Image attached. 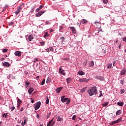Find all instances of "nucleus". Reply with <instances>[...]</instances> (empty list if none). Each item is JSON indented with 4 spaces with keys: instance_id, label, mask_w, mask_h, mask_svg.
Segmentation results:
<instances>
[{
    "instance_id": "27",
    "label": "nucleus",
    "mask_w": 126,
    "mask_h": 126,
    "mask_svg": "<svg viewBox=\"0 0 126 126\" xmlns=\"http://www.w3.org/2000/svg\"><path fill=\"white\" fill-rule=\"evenodd\" d=\"M88 61L87 60H86L85 62H83V67H85L86 65H87Z\"/></svg>"
},
{
    "instance_id": "23",
    "label": "nucleus",
    "mask_w": 126,
    "mask_h": 126,
    "mask_svg": "<svg viewBox=\"0 0 126 126\" xmlns=\"http://www.w3.org/2000/svg\"><path fill=\"white\" fill-rule=\"evenodd\" d=\"M47 52H54V48L53 47H49L47 49Z\"/></svg>"
},
{
    "instance_id": "1",
    "label": "nucleus",
    "mask_w": 126,
    "mask_h": 126,
    "mask_svg": "<svg viewBox=\"0 0 126 126\" xmlns=\"http://www.w3.org/2000/svg\"><path fill=\"white\" fill-rule=\"evenodd\" d=\"M88 92L89 95L91 96H93V95H96L98 92V91H97V87H96V86L92 87L91 89L88 90Z\"/></svg>"
},
{
    "instance_id": "21",
    "label": "nucleus",
    "mask_w": 126,
    "mask_h": 126,
    "mask_svg": "<svg viewBox=\"0 0 126 126\" xmlns=\"http://www.w3.org/2000/svg\"><path fill=\"white\" fill-rule=\"evenodd\" d=\"M34 39V37L33 36V35H30L28 37V40L29 41H32Z\"/></svg>"
},
{
    "instance_id": "4",
    "label": "nucleus",
    "mask_w": 126,
    "mask_h": 126,
    "mask_svg": "<svg viewBox=\"0 0 126 126\" xmlns=\"http://www.w3.org/2000/svg\"><path fill=\"white\" fill-rule=\"evenodd\" d=\"M22 5H23V4H22L17 7V11L15 12L16 15H17L20 12V11H21V10L22 9Z\"/></svg>"
},
{
    "instance_id": "30",
    "label": "nucleus",
    "mask_w": 126,
    "mask_h": 126,
    "mask_svg": "<svg viewBox=\"0 0 126 126\" xmlns=\"http://www.w3.org/2000/svg\"><path fill=\"white\" fill-rule=\"evenodd\" d=\"M86 88H87V87H86L85 88H83L81 90V93H83V92H85V90H86Z\"/></svg>"
},
{
    "instance_id": "57",
    "label": "nucleus",
    "mask_w": 126,
    "mask_h": 126,
    "mask_svg": "<svg viewBox=\"0 0 126 126\" xmlns=\"http://www.w3.org/2000/svg\"><path fill=\"white\" fill-rule=\"evenodd\" d=\"M27 123V120H26V119H25L24 123V125H26Z\"/></svg>"
},
{
    "instance_id": "60",
    "label": "nucleus",
    "mask_w": 126,
    "mask_h": 126,
    "mask_svg": "<svg viewBox=\"0 0 126 126\" xmlns=\"http://www.w3.org/2000/svg\"><path fill=\"white\" fill-rule=\"evenodd\" d=\"M104 7H107V8H109V7L107 4H106L104 6Z\"/></svg>"
},
{
    "instance_id": "58",
    "label": "nucleus",
    "mask_w": 126,
    "mask_h": 126,
    "mask_svg": "<svg viewBox=\"0 0 126 126\" xmlns=\"http://www.w3.org/2000/svg\"><path fill=\"white\" fill-rule=\"evenodd\" d=\"M123 40L124 41V42H126V37H124Z\"/></svg>"
},
{
    "instance_id": "14",
    "label": "nucleus",
    "mask_w": 126,
    "mask_h": 126,
    "mask_svg": "<svg viewBox=\"0 0 126 126\" xmlns=\"http://www.w3.org/2000/svg\"><path fill=\"white\" fill-rule=\"evenodd\" d=\"M78 74L79 75H81V76L85 75V72H84L83 71L81 70H79Z\"/></svg>"
},
{
    "instance_id": "15",
    "label": "nucleus",
    "mask_w": 126,
    "mask_h": 126,
    "mask_svg": "<svg viewBox=\"0 0 126 126\" xmlns=\"http://www.w3.org/2000/svg\"><path fill=\"white\" fill-rule=\"evenodd\" d=\"M8 113H5L4 114H3L1 115V118H5V119H6L7 118H8Z\"/></svg>"
},
{
    "instance_id": "32",
    "label": "nucleus",
    "mask_w": 126,
    "mask_h": 126,
    "mask_svg": "<svg viewBox=\"0 0 126 126\" xmlns=\"http://www.w3.org/2000/svg\"><path fill=\"white\" fill-rule=\"evenodd\" d=\"M60 40H61L62 43H63V42H64V37L61 36L60 37Z\"/></svg>"
},
{
    "instance_id": "59",
    "label": "nucleus",
    "mask_w": 126,
    "mask_h": 126,
    "mask_svg": "<svg viewBox=\"0 0 126 126\" xmlns=\"http://www.w3.org/2000/svg\"><path fill=\"white\" fill-rule=\"evenodd\" d=\"M37 61H38V59H37V58H35L34 59V63H35V62H37Z\"/></svg>"
},
{
    "instance_id": "42",
    "label": "nucleus",
    "mask_w": 126,
    "mask_h": 126,
    "mask_svg": "<svg viewBox=\"0 0 126 126\" xmlns=\"http://www.w3.org/2000/svg\"><path fill=\"white\" fill-rule=\"evenodd\" d=\"M46 25H50L51 24V22H50V21H46Z\"/></svg>"
},
{
    "instance_id": "63",
    "label": "nucleus",
    "mask_w": 126,
    "mask_h": 126,
    "mask_svg": "<svg viewBox=\"0 0 126 126\" xmlns=\"http://www.w3.org/2000/svg\"><path fill=\"white\" fill-rule=\"evenodd\" d=\"M54 31L53 30H50L49 33H51V32H53Z\"/></svg>"
},
{
    "instance_id": "56",
    "label": "nucleus",
    "mask_w": 126,
    "mask_h": 126,
    "mask_svg": "<svg viewBox=\"0 0 126 126\" xmlns=\"http://www.w3.org/2000/svg\"><path fill=\"white\" fill-rule=\"evenodd\" d=\"M36 118H37L38 119H40V114H37L36 115Z\"/></svg>"
},
{
    "instance_id": "45",
    "label": "nucleus",
    "mask_w": 126,
    "mask_h": 126,
    "mask_svg": "<svg viewBox=\"0 0 126 126\" xmlns=\"http://www.w3.org/2000/svg\"><path fill=\"white\" fill-rule=\"evenodd\" d=\"M76 118V116H75V115H74L73 117H72V120H73V121H75V118Z\"/></svg>"
},
{
    "instance_id": "48",
    "label": "nucleus",
    "mask_w": 126,
    "mask_h": 126,
    "mask_svg": "<svg viewBox=\"0 0 126 126\" xmlns=\"http://www.w3.org/2000/svg\"><path fill=\"white\" fill-rule=\"evenodd\" d=\"M64 61H66L67 62H68L69 61V58H64L63 59Z\"/></svg>"
},
{
    "instance_id": "33",
    "label": "nucleus",
    "mask_w": 126,
    "mask_h": 126,
    "mask_svg": "<svg viewBox=\"0 0 126 126\" xmlns=\"http://www.w3.org/2000/svg\"><path fill=\"white\" fill-rule=\"evenodd\" d=\"M63 118H61V117H58L57 118V121L58 122H62V121H63Z\"/></svg>"
},
{
    "instance_id": "38",
    "label": "nucleus",
    "mask_w": 126,
    "mask_h": 126,
    "mask_svg": "<svg viewBox=\"0 0 126 126\" xmlns=\"http://www.w3.org/2000/svg\"><path fill=\"white\" fill-rule=\"evenodd\" d=\"M59 27H60V29H59L60 32H63V31L62 30V29L63 28V27L60 26Z\"/></svg>"
},
{
    "instance_id": "11",
    "label": "nucleus",
    "mask_w": 126,
    "mask_h": 126,
    "mask_svg": "<svg viewBox=\"0 0 126 126\" xmlns=\"http://www.w3.org/2000/svg\"><path fill=\"white\" fill-rule=\"evenodd\" d=\"M49 36L50 34L49 33V32H44L43 37L44 38H45V39H47V38L49 37Z\"/></svg>"
},
{
    "instance_id": "28",
    "label": "nucleus",
    "mask_w": 126,
    "mask_h": 126,
    "mask_svg": "<svg viewBox=\"0 0 126 126\" xmlns=\"http://www.w3.org/2000/svg\"><path fill=\"white\" fill-rule=\"evenodd\" d=\"M121 114H122V111L121 110H118L116 113V116H119L121 115Z\"/></svg>"
},
{
    "instance_id": "20",
    "label": "nucleus",
    "mask_w": 126,
    "mask_h": 126,
    "mask_svg": "<svg viewBox=\"0 0 126 126\" xmlns=\"http://www.w3.org/2000/svg\"><path fill=\"white\" fill-rule=\"evenodd\" d=\"M96 79H98V80H100L101 81H103L104 80V77H103L101 76H98L96 77Z\"/></svg>"
},
{
    "instance_id": "46",
    "label": "nucleus",
    "mask_w": 126,
    "mask_h": 126,
    "mask_svg": "<svg viewBox=\"0 0 126 126\" xmlns=\"http://www.w3.org/2000/svg\"><path fill=\"white\" fill-rule=\"evenodd\" d=\"M51 116V113H48L47 115V119H49V118H50V117Z\"/></svg>"
},
{
    "instance_id": "52",
    "label": "nucleus",
    "mask_w": 126,
    "mask_h": 126,
    "mask_svg": "<svg viewBox=\"0 0 126 126\" xmlns=\"http://www.w3.org/2000/svg\"><path fill=\"white\" fill-rule=\"evenodd\" d=\"M53 121H54V118H53L48 123L51 124L52 123H53Z\"/></svg>"
},
{
    "instance_id": "18",
    "label": "nucleus",
    "mask_w": 126,
    "mask_h": 126,
    "mask_svg": "<svg viewBox=\"0 0 126 126\" xmlns=\"http://www.w3.org/2000/svg\"><path fill=\"white\" fill-rule=\"evenodd\" d=\"M3 66H6V67H8V66H10V64H9V63H8V62H4L3 63Z\"/></svg>"
},
{
    "instance_id": "62",
    "label": "nucleus",
    "mask_w": 126,
    "mask_h": 126,
    "mask_svg": "<svg viewBox=\"0 0 126 126\" xmlns=\"http://www.w3.org/2000/svg\"><path fill=\"white\" fill-rule=\"evenodd\" d=\"M21 126H24V123L23 121L21 123Z\"/></svg>"
},
{
    "instance_id": "25",
    "label": "nucleus",
    "mask_w": 126,
    "mask_h": 126,
    "mask_svg": "<svg viewBox=\"0 0 126 126\" xmlns=\"http://www.w3.org/2000/svg\"><path fill=\"white\" fill-rule=\"evenodd\" d=\"M118 106H120L121 107H123L124 106V101L123 102H117Z\"/></svg>"
},
{
    "instance_id": "10",
    "label": "nucleus",
    "mask_w": 126,
    "mask_h": 126,
    "mask_svg": "<svg viewBox=\"0 0 126 126\" xmlns=\"http://www.w3.org/2000/svg\"><path fill=\"white\" fill-rule=\"evenodd\" d=\"M21 51H16L14 53V55H16L17 57H21Z\"/></svg>"
},
{
    "instance_id": "22",
    "label": "nucleus",
    "mask_w": 126,
    "mask_h": 126,
    "mask_svg": "<svg viewBox=\"0 0 126 126\" xmlns=\"http://www.w3.org/2000/svg\"><path fill=\"white\" fill-rule=\"evenodd\" d=\"M22 103V100H21L18 97L17 99V105L18 106H20V104Z\"/></svg>"
},
{
    "instance_id": "26",
    "label": "nucleus",
    "mask_w": 126,
    "mask_h": 126,
    "mask_svg": "<svg viewBox=\"0 0 126 126\" xmlns=\"http://www.w3.org/2000/svg\"><path fill=\"white\" fill-rule=\"evenodd\" d=\"M66 80L67 84H69V83H70V82L71 81V78H66Z\"/></svg>"
},
{
    "instance_id": "39",
    "label": "nucleus",
    "mask_w": 126,
    "mask_h": 126,
    "mask_svg": "<svg viewBox=\"0 0 126 126\" xmlns=\"http://www.w3.org/2000/svg\"><path fill=\"white\" fill-rule=\"evenodd\" d=\"M120 83H121L122 85H124V84H125V81L124 80H121L120 81Z\"/></svg>"
},
{
    "instance_id": "19",
    "label": "nucleus",
    "mask_w": 126,
    "mask_h": 126,
    "mask_svg": "<svg viewBox=\"0 0 126 126\" xmlns=\"http://www.w3.org/2000/svg\"><path fill=\"white\" fill-rule=\"evenodd\" d=\"M44 7L43 5H40L39 8L36 9L35 11L36 12H39V11L40 10V9H42Z\"/></svg>"
},
{
    "instance_id": "13",
    "label": "nucleus",
    "mask_w": 126,
    "mask_h": 126,
    "mask_svg": "<svg viewBox=\"0 0 126 126\" xmlns=\"http://www.w3.org/2000/svg\"><path fill=\"white\" fill-rule=\"evenodd\" d=\"M28 93L29 95H31V94H32V93L33 92V91H34V88L31 87L29 90H28Z\"/></svg>"
},
{
    "instance_id": "7",
    "label": "nucleus",
    "mask_w": 126,
    "mask_h": 126,
    "mask_svg": "<svg viewBox=\"0 0 126 126\" xmlns=\"http://www.w3.org/2000/svg\"><path fill=\"white\" fill-rule=\"evenodd\" d=\"M45 12L46 11H41L39 12L38 13H36L35 14V16L36 17H40V16H41V15H42L43 13H45Z\"/></svg>"
},
{
    "instance_id": "31",
    "label": "nucleus",
    "mask_w": 126,
    "mask_h": 126,
    "mask_svg": "<svg viewBox=\"0 0 126 126\" xmlns=\"http://www.w3.org/2000/svg\"><path fill=\"white\" fill-rule=\"evenodd\" d=\"M109 105V102H105L102 104L103 107H107Z\"/></svg>"
},
{
    "instance_id": "29",
    "label": "nucleus",
    "mask_w": 126,
    "mask_h": 126,
    "mask_svg": "<svg viewBox=\"0 0 126 126\" xmlns=\"http://www.w3.org/2000/svg\"><path fill=\"white\" fill-rule=\"evenodd\" d=\"M51 82V78L48 77L47 80H46V83L47 84H49Z\"/></svg>"
},
{
    "instance_id": "49",
    "label": "nucleus",
    "mask_w": 126,
    "mask_h": 126,
    "mask_svg": "<svg viewBox=\"0 0 126 126\" xmlns=\"http://www.w3.org/2000/svg\"><path fill=\"white\" fill-rule=\"evenodd\" d=\"M11 112H12V111H13L14 110V109H15V107L13 106L11 108Z\"/></svg>"
},
{
    "instance_id": "54",
    "label": "nucleus",
    "mask_w": 126,
    "mask_h": 126,
    "mask_svg": "<svg viewBox=\"0 0 126 126\" xmlns=\"http://www.w3.org/2000/svg\"><path fill=\"white\" fill-rule=\"evenodd\" d=\"M13 22H11L9 24V25L10 26H11V25H13Z\"/></svg>"
},
{
    "instance_id": "16",
    "label": "nucleus",
    "mask_w": 126,
    "mask_h": 126,
    "mask_svg": "<svg viewBox=\"0 0 126 126\" xmlns=\"http://www.w3.org/2000/svg\"><path fill=\"white\" fill-rule=\"evenodd\" d=\"M126 69L125 68H123L121 71V75H125V74H126Z\"/></svg>"
},
{
    "instance_id": "3",
    "label": "nucleus",
    "mask_w": 126,
    "mask_h": 126,
    "mask_svg": "<svg viewBox=\"0 0 126 126\" xmlns=\"http://www.w3.org/2000/svg\"><path fill=\"white\" fill-rule=\"evenodd\" d=\"M63 66H61L59 68V73L60 74H63V75H64L65 76L66 73L65 72H64L65 70H63Z\"/></svg>"
},
{
    "instance_id": "40",
    "label": "nucleus",
    "mask_w": 126,
    "mask_h": 126,
    "mask_svg": "<svg viewBox=\"0 0 126 126\" xmlns=\"http://www.w3.org/2000/svg\"><path fill=\"white\" fill-rule=\"evenodd\" d=\"M121 94H124L125 93V90L124 89H121L120 91Z\"/></svg>"
},
{
    "instance_id": "50",
    "label": "nucleus",
    "mask_w": 126,
    "mask_h": 126,
    "mask_svg": "<svg viewBox=\"0 0 126 126\" xmlns=\"http://www.w3.org/2000/svg\"><path fill=\"white\" fill-rule=\"evenodd\" d=\"M26 85H29L30 84V82L29 81H26Z\"/></svg>"
},
{
    "instance_id": "8",
    "label": "nucleus",
    "mask_w": 126,
    "mask_h": 126,
    "mask_svg": "<svg viewBox=\"0 0 126 126\" xmlns=\"http://www.w3.org/2000/svg\"><path fill=\"white\" fill-rule=\"evenodd\" d=\"M90 79H87V78H83V79H79V82L82 83V82H88Z\"/></svg>"
},
{
    "instance_id": "64",
    "label": "nucleus",
    "mask_w": 126,
    "mask_h": 126,
    "mask_svg": "<svg viewBox=\"0 0 126 126\" xmlns=\"http://www.w3.org/2000/svg\"><path fill=\"white\" fill-rule=\"evenodd\" d=\"M116 63V61H115L114 62H113V66H115V64Z\"/></svg>"
},
{
    "instance_id": "9",
    "label": "nucleus",
    "mask_w": 126,
    "mask_h": 126,
    "mask_svg": "<svg viewBox=\"0 0 126 126\" xmlns=\"http://www.w3.org/2000/svg\"><path fill=\"white\" fill-rule=\"evenodd\" d=\"M69 28L73 34H75V33H76V30L75 29V28L74 27H69Z\"/></svg>"
},
{
    "instance_id": "51",
    "label": "nucleus",
    "mask_w": 126,
    "mask_h": 126,
    "mask_svg": "<svg viewBox=\"0 0 126 126\" xmlns=\"http://www.w3.org/2000/svg\"><path fill=\"white\" fill-rule=\"evenodd\" d=\"M31 103H32V104H33V103H34V100L32 98H31Z\"/></svg>"
},
{
    "instance_id": "47",
    "label": "nucleus",
    "mask_w": 126,
    "mask_h": 126,
    "mask_svg": "<svg viewBox=\"0 0 126 126\" xmlns=\"http://www.w3.org/2000/svg\"><path fill=\"white\" fill-rule=\"evenodd\" d=\"M40 45H41V46H44V45H45V42L44 41H42L40 42Z\"/></svg>"
},
{
    "instance_id": "36",
    "label": "nucleus",
    "mask_w": 126,
    "mask_h": 126,
    "mask_svg": "<svg viewBox=\"0 0 126 126\" xmlns=\"http://www.w3.org/2000/svg\"><path fill=\"white\" fill-rule=\"evenodd\" d=\"M45 82H46V80L44 79L41 82V85H44V84H45Z\"/></svg>"
},
{
    "instance_id": "6",
    "label": "nucleus",
    "mask_w": 126,
    "mask_h": 126,
    "mask_svg": "<svg viewBox=\"0 0 126 126\" xmlns=\"http://www.w3.org/2000/svg\"><path fill=\"white\" fill-rule=\"evenodd\" d=\"M120 122H122V119H120L112 122V123H110V126H114V125H115V124H118V123H120Z\"/></svg>"
},
{
    "instance_id": "12",
    "label": "nucleus",
    "mask_w": 126,
    "mask_h": 126,
    "mask_svg": "<svg viewBox=\"0 0 126 126\" xmlns=\"http://www.w3.org/2000/svg\"><path fill=\"white\" fill-rule=\"evenodd\" d=\"M89 67H94V62L93 61H91L89 63Z\"/></svg>"
},
{
    "instance_id": "24",
    "label": "nucleus",
    "mask_w": 126,
    "mask_h": 126,
    "mask_svg": "<svg viewBox=\"0 0 126 126\" xmlns=\"http://www.w3.org/2000/svg\"><path fill=\"white\" fill-rule=\"evenodd\" d=\"M81 22H82V24H86V23H87L88 22V21H87V20L82 19L81 20Z\"/></svg>"
},
{
    "instance_id": "61",
    "label": "nucleus",
    "mask_w": 126,
    "mask_h": 126,
    "mask_svg": "<svg viewBox=\"0 0 126 126\" xmlns=\"http://www.w3.org/2000/svg\"><path fill=\"white\" fill-rule=\"evenodd\" d=\"M47 126H51V124L50 123H48Z\"/></svg>"
},
{
    "instance_id": "17",
    "label": "nucleus",
    "mask_w": 126,
    "mask_h": 126,
    "mask_svg": "<svg viewBox=\"0 0 126 126\" xmlns=\"http://www.w3.org/2000/svg\"><path fill=\"white\" fill-rule=\"evenodd\" d=\"M62 89H63V87L58 88L56 90V93H60V92H61V91H62Z\"/></svg>"
},
{
    "instance_id": "41",
    "label": "nucleus",
    "mask_w": 126,
    "mask_h": 126,
    "mask_svg": "<svg viewBox=\"0 0 126 126\" xmlns=\"http://www.w3.org/2000/svg\"><path fill=\"white\" fill-rule=\"evenodd\" d=\"M103 3H107L109 0H102Z\"/></svg>"
},
{
    "instance_id": "34",
    "label": "nucleus",
    "mask_w": 126,
    "mask_h": 126,
    "mask_svg": "<svg viewBox=\"0 0 126 126\" xmlns=\"http://www.w3.org/2000/svg\"><path fill=\"white\" fill-rule=\"evenodd\" d=\"M112 68V63H108L107 64V68L110 69Z\"/></svg>"
},
{
    "instance_id": "44",
    "label": "nucleus",
    "mask_w": 126,
    "mask_h": 126,
    "mask_svg": "<svg viewBox=\"0 0 126 126\" xmlns=\"http://www.w3.org/2000/svg\"><path fill=\"white\" fill-rule=\"evenodd\" d=\"M100 94L98 96V98H100V97H102V96H103V94H102V91H100Z\"/></svg>"
},
{
    "instance_id": "53",
    "label": "nucleus",
    "mask_w": 126,
    "mask_h": 126,
    "mask_svg": "<svg viewBox=\"0 0 126 126\" xmlns=\"http://www.w3.org/2000/svg\"><path fill=\"white\" fill-rule=\"evenodd\" d=\"M56 123L55 121H54L51 125V126H55V123Z\"/></svg>"
},
{
    "instance_id": "37",
    "label": "nucleus",
    "mask_w": 126,
    "mask_h": 126,
    "mask_svg": "<svg viewBox=\"0 0 126 126\" xmlns=\"http://www.w3.org/2000/svg\"><path fill=\"white\" fill-rule=\"evenodd\" d=\"M49 97H47L46 99V105H48V104H49Z\"/></svg>"
},
{
    "instance_id": "43",
    "label": "nucleus",
    "mask_w": 126,
    "mask_h": 126,
    "mask_svg": "<svg viewBox=\"0 0 126 126\" xmlns=\"http://www.w3.org/2000/svg\"><path fill=\"white\" fill-rule=\"evenodd\" d=\"M7 50H8L7 49H3L2 50V52H3V53H6V52H7Z\"/></svg>"
},
{
    "instance_id": "35",
    "label": "nucleus",
    "mask_w": 126,
    "mask_h": 126,
    "mask_svg": "<svg viewBox=\"0 0 126 126\" xmlns=\"http://www.w3.org/2000/svg\"><path fill=\"white\" fill-rule=\"evenodd\" d=\"M7 7H8V5L5 4L4 7L3 8V10H5L7 8Z\"/></svg>"
},
{
    "instance_id": "5",
    "label": "nucleus",
    "mask_w": 126,
    "mask_h": 126,
    "mask_svg": "<svg viewBox=\"0 0 126 126\" xmlns=\"http://www.w3.org/2000/svg\"><path fill=\"white\" fill-rule=\"evenodd\" d=\"M41 101H38L36 102L35 105L34 107V108L36 111H37V110H38L39 108H40V107L41 106Z\"/></svg>"
},
{
    "instance_id": "2",
    "label": "nucleus",
    "mask_w": 126,
    "mask_h": 126,
    "mask_svg": "<svg viewBox=\"0 0 126 126\" xmlns=\"http://www.w3.org/2000/svg\"><path fill=\"white\" fill-rule=\"evenodd\" d=\"M64 96H62L61 97V101L62 103H64L65 102V104L66 105H69V103H70V98L64 97Z\"/></svg>"
},
{
    "instance_id": "55",
    "label": "nucleus",
    "mask_w": 126,
    "mask_h": 126,
    "mask_svg": "<svg viewBox=\"0 0 126 126\" xmlns=\"http://www.w3.org/2000/svg\"><path fill=\"white\" fill-rule=\"evenodd\" d=\"M24 111V108L23 107H21L20 109V112H23Z\"/></svg>"
}]
</instances>
